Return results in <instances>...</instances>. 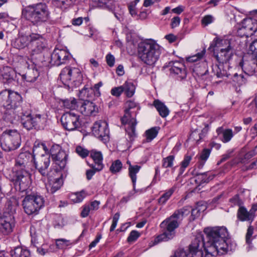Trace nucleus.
Masks as SVG:
<instances>
[{"mask_svg":"<svg viewBox=\"0 0 257 257\" xmlns=\"http://www.w3.org/2000/svg\"><path fill=\"white\" fill-rule=\"evenodd\" d=\"M192 156L186 155L184 157L183 160L181 163V167L180 168V175H181L184 172L185 169L189 166L191 160H192Z\"/></svg>","mask_w":257,"mask_h":257,"instance_id":"nucleus-46","label":"nucleus"},{"mask_svg":"<svg viewBox=\"0 0 257 257\" xmlns=\"http://www.w3.org/2000/svg\"><path fill=\"white\" fill-rule=\"evenodd\" d=\"M31 46L32 59L35 65H40V60L38 58H42V56H35V55L41 54L43 51L47 49V42L44 37L38 33H31Z\"/></svg>","mask_w":257,"mask_h":257,"instance_id":"nucleus-9","label":"nucleus"},{"mask_svg":"<svg viewBox=\"0 0 257 257\" xmlns=\"http://www.w3.org/2000/svg\"><path fill=\"white\" fill-rule=\"evenodd\" d=\"M237 216L241 221H246L251 223L254 219V215L251 210L248 211L245 207L240 206L237 211Z\"/></svg>","mask_w":257,"mask_h":257,"instance_id":"nucleus-25","label":"nucleus"},{"mask_svg":"<svg viewBox=\"0 0 257 257\" xmlns=\"http://www.w3.org/2000/svg\"><path fill=\"white\" fill-rule=\"evenodd\" d=\"M253 230L254 228L252 226H249V227L247 228V232L245 236V241L246 243L250 245L251 243V241L252 239V235L253 233Z\"/></svg>","mask_w":257,"mask_h":257,"instance_id":"nucleus-54","label":"nucleus"},{"mask_svg":"<svg viewBox=\"0 0 257 257\" xmlns=\"http://www.w3.org/2000/svg\"><path fill=\"white\" fill-rule=\"evenodd\" d=\"M23 206L25 212L31 215L37 213L44 205V198L40 195L25 194Z\"/></svg>","mask_w":257,"mask_h":257,"instance_id":"nucleus-10","label":"nucleus"},{"mask_svg":"<svg viewBox=\"0 0 257 257\" xmlns=\"http://www.w3.org/2000/svg\"><path fill=\"white\" fill-rule=\"evenodd\" d=\"M79 111L85 115H95L98 110V107L91 100H83L80 102Z\"/></svg>","mask_w":257,"mask_h":257,"instance_id":"nucleus-20","label":"nucleus"},{"mask_svg":"<svg viewBox=\"0 0 257 257\" xmlns=\"http://www.w3.org/2000/svg\"><path fill=\"white\" fill-rule=\"evenodd\" d=\"M78 70L76 68L71 69L69 67H65L61 71L59 76L60 79L64 83H67L71 80L73 77V73H78Z\"/></svg>","mask_w":257,"mask_h":257,"instance_id":"nucleus-30","label":"nucleus"},{"mask_svg":"<svg viewBox=\"0 0 257 257\" xmlns=\"http://www.w3.org/2000/svg\"><path fill=\"white\" fill-rule=\"evenodd\" d=\"M79 97L80 99L85 100L86 98H88L90 100L93 99V96L91 95V92L89 91V88L84 87L79 92Z\"/></svg>","mask_w":257,"mask_h":257,"instance_id":"nucleus-49","label":"nucleus"},{"mask_svg":"<svg viewBox=\"0 0 257 257\" xmlns=\"http://www.w3.org/2000/svg\"><path fill=\"white\" fill-rule=\"evenodd\" d=\"M158 129L157 127H152L146 131V139L148 142H150L155 138L158 134Z\"/></svg>","mask_w":257,"mask_h":257,"instance_id":"nucleus-47","label":"nucleus"},{"mask_svg":"<svg viewBox=\"0 0 257 257\" xmlns=\"http://www.w3.org/2000/svg\"><path fill=\"white\" fill-rule=\"evenodd\" d=\"M90 211H91V210L90 208V205H88V204H86L82 207L81 216L82 217H86L89 215Z\"/></svg>","mask_w":257,"mask_h":257,"instance_id":"nucleus-59","label":"nucleus"},{"mask_svg":"<svg viewBox=\"0 0 257 257\" xmlns=\"http://www.w3.org/2000/svg\"><path fill=\"white\" fill-rule=\"evenodd\" d=\"M85 193L83 191L71 194L69 197L74 203L81 202L85 198Z\"/></svg>","mask_w":257,"mask_h":257,"instance_id":"nucleus-45","label":"nucleus"},{"mask_svg":"<svg viewBox=\"0 0 257 257\" xmlns=\"http://www.w3.org/2000/svg\"><path fill=\"white\" fill-rule=\"evenodd\" d=\"M106 61L109 67H112L114 64V57L111 54H108L106 56Z\"/></svg>","mask_w":257,"mask_h":257,"instance_id":"nucleus-62","label":"nucleus"},{"mask_svg":"<svg viewBox=\"0 0 257 257\" xmlns=\"http://www.w3.org/2000/svg\"><path fill=\"white\" fill-rule=\"evenodd\" d=\"M247 76L245 74H234L232 78L233 84L239 87L244 85L247 82Z\"/></svg>","mask_w":257,"mask_h":257,"instance_id":"nucleus-35","label":"nucleus"},{"mask_svg":"<svg viewBox=\"0 0 257 257\" xmlns=\"http://www.w3.org/2000/svg\"><path fill=\"white\" fill-rule=\"evenodd\" d=\"M140 233L136 230H133L130 233L129 236L127 238V241L128 242H133L136 241L140 236Z\"/></svg>","mask_w":257,"mask_h":257,"instance_id":"nucleus-56","label":"nucleus"},{"mask_svg":"<svg viewBox=\"0 0 257 257\" xmlns=\"http://www.w3.org/2000/svg\"><path fill=\"white\" fill-rule=\"evenodd\" d=\"M177 184L174 185L171 189L168 190L159 199V203L161 204H164L166 201L170 198L173 192L177 188Z\"/></svg>","mask_w":257,"mask_h":257,"instance_id":"nucleus-43","label":"nucleus"},{"mask_svg":"<svg viewBox=\"0 0 257 257\" xmlns=\"http://www.w3.org/2000/svg\"><path fill=\"white\" fill-rule=\"evenodd\" d=\"M214 19L213 17L211 15H206L202 19L201 22L202 24L205 26H207L208 25L212 23Z\"/></svg>","mask_w":257,"mask_h":257,"instance_id":"nucleus-58","label":"nucleus"},{"mask_svg":"<svg viewBox=\"0 0 257 257\" xmlns=\"http://www.w3.org/2000/svg\"><path fill=\"white\" fill-rule=\"evenodd\" d=\"M174 158L175 157L173 155H170L164 158L162 160V167L166 168L172 167L173 165Z\"/></svg>","mask_w":257,"mask_h":257,"instance_id":"nucleus-50","label":"nucleus"},{"mask_svg":"<svg viewBox=\"0 0 257 257\" xmlns=\"http://www.w3.org/2000/svg\"><path fill=\"white\" fill-rule=\"evenodd\" d=\"M77 243V241H71L64 238H59L56 239V244L58 248L60 249H64L67 246L72 245Z\"/></svg>","mask_w":257,"mask_h":257,"instance_id":"nucleus-42","label":"nucleus"},{"mask_svg":"<svg viewBox=\"0 0 257 257\" xmlns=\"http://www.w3.org/2000/svg\"><path fill=\"white\" fill-rule=\"evenodd\" d=\"M218 135L222 134V141L223 143L228 142L233 137V132L231 129L224 130L222 127H219L216 130Z\"/></svg>","mask_w":257,"mask_h":257,"instance_id":"nucleus-37","label":"nucleus"},{"mask_svg":"<svg viewBox=\"0 0 257 257\" xmlns=\"http://www.w3.org/2000/svg\"><path fill=\"white\" fill-rule=\"evenodd\" d=\"M189 249H190V247ZM171 257H192V254L190 250L189 253H188L184 249L179 248L175 251L174 255Z\"/></svg>","mask_w":257,"mask_h":257,"instance_id":"nucleus-52","label":"nucleus"},{"mask_svg":"<svg viewBox=\"0 0 257 257\" xmlns=\"http://www.w3.org/2000/svg\"><path fill=\"white\" fill-rule=\"evenodd\" d=\"M215 43V48L217 51L215 56L217 61L219 63H224L229 61L233 55L230 41L226 39H216Z\"/></svg>","mask_w":257,"mask_h":257,"instance_id":"nucleus-8","label":"nucleus"},{"mask_svg":"<svg viewBox=\"0 0 257 257\" xmlns=\"http://www.w3.org/2000/svg\"><path fill=\"white\" fill-rule=\"evenodd\" d=\"M16 172L14 178V181L23 179L24 177H30L29 172L24 168H15Z\"/></svg>","mask_w":257,"mask_h":257,"instance_id":"nucleus-40","label":"nucleus"},{"mask_svg":"<svg viewBox=\"0 0 257 257\" xmlns=\"http://www.w3.org/2000/svg\"><path fill=\"white\" fill-rule=\"evenodd\" d=\"M223 63H220L219 65H215L212 66V72L217 78L228 77L229 74L224 69Z\"/></svg>","mask_w":257,"mask_h":257,"instance_id":"nucleus-32","label":"nucleus"},{"mask_svg":"<svg viewBox=\"0 0 257 257\" xmlns=\"http://www.w3.org/2000/svg\"><path fill=\"white\" fill-rule=\"evenodd\" d=\"M204 232L206 235L204 239L202 234H198L190 245L192 257H215L232 251L235 245L231 243L227 229L224 227L206 228Z\"/></svg>","mask_w":257,"mask_h":257,"instance_id":"nucleus-1","label":"nucleus"},{"mask_svg":"<svg viewBox=\"0 0 257 257\" xmlns=\"http://www.w3.org/2000/svg\"><path fill=\"white\" fill-rule=\"evenodd\" d=\"M214 177V175L209 174L207 172L197 174L195 177V181L197 184L201 185L204 183L208 182L209 181L212 180Z\"/></svg>","mask_w":257,"mask_h":257,"instance_id":"nucleus-36","label":"nucleus"},{"mask_svg":"<svg viewBox=\"0 0 257 257\" xmlns=\"http://www.w3.org/2000/svg\"><path fill=\"white\" fill-rule=\"evenodd\" d=\"M141 168V166H139L138 165H132L130 164L128 167V176L131 178L132 182L133 185V188L135 190L136 184L137 181V174L139 172Z\"/></svg>","mask_w":257,"mask_h":257,"instance_id":"nucleus-33","label":"nucleus"},{"mask_svg":"<svg viewBox=\"0 0 257 257\" xmlns=\"http://www.w3.org/2000/svg\"><path fill=\"white\" fill-rule=\"evenodd\" d=\"M21 99V96L16 92L5 90L0 93V105L6 109L19 105Z\"/></svg>","mask_w":257,"mask_h":257,"instance_id":"nucleus-11","label":"nucleus"},{"mask_svg":"<svg viewBox=\"0 0 257 257\" xmlns=\"http://www.w3.org/2000/svg\"><path fill=\"white\" fill-rule=\"evenodd\" d=\"M242 26L244 28L250 33V35H252L257 31V20L252 18H246L242 20L241 22Z\"/></svg>","mask_w":257,"mask_h":257,"instance_id":"nucleus-28","label":"nucleus"},{"mask_svg":"<svg viewBox=\"0 0 257 257\" xmlns=\"http://www.w3.org/2000/svg\"><path fill=\"white\" fill-rule=\"evenodd\" d=\"M93 2L96 7L112 12L118 19L115 13L116 5L114 0H93Z\"/></svg>","mask_w":257,"mask_h":257,"instance_id":"nucleus-22","label":"nucleus"},{"mask_svg":"<svg viewBox=\"0 0 257 257\" xmlns=\"http://www.w3.org/2000/svg\"><path fill=\"white\" fill-rule=\"evenodd\" d=\"M122 163L119 160H116L112 162L110 168V171L112 173H116L120 171L122 168Z\"/></svg>","mask_w":257,"mask_h":257,"instance_id":"nucleus-48","label":"nucleus"},{"mask_svg":"<svg viewBox=\"0 0 257 257\" xmlns=\"http://www.w3.org/2000/svg\"><path fill=\"white\" fill-rule=\"evenodd\" d=\"M15 226L14 217L9 215L0 219V232L4 235H8L12 232Z\"/></svg>","mask_w":257,"mask_h":257,"instance_id":"nucleus-19","label":"nucleus"},{"mask_svg":"<svg viewBox=\"0 0 257 257\" xmlns=\"http://www.w3.org/2000/svg\"><path fill=\"white\" fill-rule=\"evenodd\" d=\"M153 105L162 117H166L169 115L170 111L168 108L160 100L158 99L155 100Z\"/></svg>","mask_w":257,"mask_h":257,"instance_id":"nucleus-31","label":"nucleus"},{"mask_svg":"<svg viewBox=\"0 0 257 257\" xmlns=\"http://www.w3.org/2000/svg\"><path fill=\"white\" fill-rule=\"evenodd\" d=\"M64 177L63 174H61L60 176L51 180L49 184L47 186V189L48 192L53 194L58 190L63 184Z\"/></svg>","mask_w":257,"mask_h":257,"instance_id":"nucleus-26","label":"nucleus"},{"mask_svg":"<svg viewBox=\"0 0 257 257\" xmlns=\"http://www.w3.org/2000/svg\"><path fill=\"white\" fill-rule=\"evenodd\" d=\"M241 27L238 28L237 30V34L238 35L240 36L241 37L243 36H246L248 37L250 35V33H249L247 31H246V30L244 28V26L241 25Z\"/></svg>","mask_w":257,"mask_h":257,"instance_id":"nucleus-64","label":"nucleus"},{"mask_svg":"<svg viewBox=\"0 0 257 257\" xmlns=\"http://www.w3.org/2000/svg\"><path fill=\"white\" fill-rule=\"evenodd\" d=\"M14 184L20 192H25V194H28L30 192L28 189L31 184V177H24L23 179L16 180L14 181Z\"/></svg>","mask_w":257,"mask_h":257,"instance_id":"nucleus-27","label":"nucleus"},{"mask_svg":"<svg viewBox=\"0 0 257 257\" xmlns=\"http://www.w3.org/2000/svg\"><path fill=\"white\" fill-rule=\"evenodd\" d=\"M169 64L171 67L170 69L171 73L177 75L180 79L186 78L187 73L185 66L182 63L178 61H172L169 63Z\"/></svg>","mask_w":257,"mask_h":257,"instance_id":"nucleus-21","label":"nucleus"},{"mask_svg":"<svg viewBox=\"0 0 257 257\" xmlns=\"http://www.w3.org/2000/svg\"><path fill=\"white\" fill-rule=\"evenodd\" d=\"M93 134L104 143L109 138V130L108 124L105 121L98 120L94 122L92 127Z\"/></svg>","mask_w":257,"mask_h":257,"instance_id":"nucleus-15","label":"nucleus"},{"mask_svg":"<svg viewBox=\"0 0 257 257\" xmlns=\"http://www.w3.org/2000/svg\"><path fill=\"white\" fill-rule=\"evenodd\" d=\"M33 159V156L28 153H21L18 157L15 164V168L25 169L28 166L29 160Z\"/></svg>","mask_w":257,"mask_h":257,"instance_id":"nucleus-24","label":"nucleus"},{"mask_svg":"<svg viewBox=\"0 0 257 257\" xmlns=\"http://www.w3.org/2000/svg\"><path fill=\"white\" fill-rule=\"evenodd\" d=\"M70 58V55L66 50L55 48L51 54L50 63L53 65L59 66L66 63Z\"/></svg>","mask_w":257,"mask_h":257,"instance_id":"nucleus-17","label":"nucleus"},{"mask_svg":"<svg viewBox=\"0 0 257 257\" xmlns=\"http://www.w3.org/2000/svg\"><path fill=\"white\" fill-rule=\"evenodd\" d=\"M245 75H252L257 70V59L252 55H245L238 63Z\"/></svg>","mask_w":257,"mask_h":257,"instance_id":"nucleus-14","label":"nucleus"},{"mask_svg":"<svg viewBox=\"0 0 257 257\" xmlns=\"http://www.w3.org/2000/svg\"><path fill=\"white\" fill-rule=\"evenodd\" d=\"M21 122L23 126L28 130L39 126L41 122V115L36 114L32 116L29 111H23L20 112Z\"/></svg>","mask_w":257,"mask_h":257,"instance_id":"nucleus-13","label":"nucleus"},{"mask_svg":"<svg viewBox=\"0 0 257 257\" xmlns=\"http://www.w3.org/2000/svg\"><path fill=\"white\" fill-rule=\"evenodd\" d=\"M23 111L21 107L17 105L16 107H12L6 109L5 113L4 119L12 124L16 123L21 118L20 112Z\"/></svg>","mask_w":257,"mask_h":257,"instance_id":"nucleus-18","label":"nucleus"},{"mask_svg":"<svg viewBox=\"0 0 257 257\" xmlns=\"http://www.w3.org/2000/svg\"><path fill=\"white\" fill-rule=\"evenodd\" d=\"M63 106L67 109H74L77 106V101L74 98L62 100Z\"/></svg>","mask_w":257,"mask_h":257,"instance_id":"nucleus-44","label":"nucleus"},{"mask_svg":"<svg viewBox=\"0 0 257 257\" xmlns=\"http://www.w3.org/2000/svg\"><path fill=\"white\" fill-rule=\"evenodd\" d=\"M11 254L14 257H30V253L28 250L23 249L21 247H18L14 250L11 251Z\"/></svg>","mask_w":257,"mask_h":257,"instance_id":"nucleus-39","label":"nucleus"},{"mask_svg":"<svg viewBox=\"0 0 257 257\" xmlns=\"http://www.w3.org/2000/svg\"><path fill=\"white\" fill-rule=\"evenodd\" d=\"M210 154V150L209 149H204L201 153L200 158L202 161L205 162L209 157Z\"/></svg>","mask_w":257,"mask_h":257,"instance_id":"nucleus-60","label":"nucleus"},{"mask_svg":"<svg viewBox=\"0 0 257 257\" xmlns=\"http://www.w3.org/2000/svg\"><path fill=\"white\" fill-rule=\"evenodd\" d=\"M53 161L61 169H64L66 165L68 155L58 146H53L49 151Z\"/></svg>","mask_w":257,"mask_h":257,"instance_id":"nucleus-16","label":"nucleus"},{"mask_svg":"<svg viewBox=\"0 0 257 257\" xmlns=\"http://www.w3.org/2000/svg\"><path fill=\"white\" fill-rule=\"evenodd\" d=\"M125 114L121 118V122L125 125V130L131 141L136 136V126L137 122L136 116L140 109L138 104L133 100L127 101L125 103Z\"/></svg>","mask_w":257,"mask_h":257,"instance_id":"nucleus-6","label":"nucleus"},{"mask_svg":"<svg viewBox=\"0 0 257 257\" xmlns=\"http://www.w3.org/2000/svg\"><path fill=\"white\" fill-rule=\"evenodd\" d=\"M247 111L249 113H256L257 112V95L248 105Z\"/></svg>","mask_w":257,"mask_h":257,"instance_id":"nucleus-53","label":"nucleus"},{"mask_svg":"<svg viewBox=\"0 0 257 257\" xmlns=\"http://www.w3.org/2000/svg\"><path fill=\"white\" fill-rule=\"evenodd\" d=\"M230 202L232 203V205L240 206L242 202L237 195H235L233 197L230 199Z\"/></svg>","mask_w":257,"mask_h":257,"instance_id":"nucleus-63","label":"nucleus"},{"mask_svg":"<svg viewBox=\"0 0 257 257\" xmlns=\"http://www.w3.org/2000/svg\"><path fill=\"white\" fill-rule=\"evenodd\" d=\"M128 9L130 14L131 15L132 17H136L138 16L136 6L133 5L131 4H128Z\"/></svg>","mask_w":257,"mask_h":257,"instance_id":"nucleus-61","label":"nucleus"},{"mask_svg":"<svg viewBox=\"0 0 257 257\" xmlns=\"http://www.w3.org/2000/svg\"><path fill=\"white\" fill-rule=\"evenodd\" d=\"M22 17L33 26H40L49 21L50 12L45 3H39L23 8Z\"/></svg>","mask_w":257,"mask_h":257,"instance_id":"nucleus-3","label":"nucleus"},{"mask_svg":"<svg viewBox=\"0 0 257 257\" xmlns=\"http://www.w3.org/2000/svg\"><path fill=\"white\" fill-rule=\"evenodd\" d=\"M90 156L94 163V165H92L93 167L96 171H101L104 167L102 163L103 156L101 152L93 150L90 151Z\"/></svg>","mask_w":257,"mask_h":257,"instance_id":"nucleus-23","label":"nucleus"},{"mask_svg":"<svg viewBox=\"0 0 257 257\" xmlns=\"http://www.w3.org/2000/svg\"><path fill=\"white\" fill-rule=\"evenodd\" d=\"M39 75V73L37 69L33 68L29 69L25 75V78L27 81L34 82Z\"/></svg>","mask_w":257,"mask_h":257,"instance_id":"nucleus-41","label":"nucleus"},{"mask_svg":"<svg viewBox=\"0 0 257 257\" xmlns=\"http://www.w3.org/2000/svg\"><path fill=\"white\" fill-rule=\"evenodd\" d=\"M190 212V207H184L176 210L169 218L164 220L160 224L164 228L165 231L158 235L154 239V244H156L162 241H167L172 239L175 236V230L178 227L180 221L185 215Z\"/></svg>","mask_w":257,"mask_h":257,"instance_id":"nucleus-2","label":"nucleus"},{"mask_svg":"<svg viewBox=\"0 0 257 257\" xmlns=\"http://www.w3.org/2000/svg\"><path fill=\"white\" fill-rule=\"evenodd\" d=\"M31 33L29 35H22L19 36L14 42V45L18 49H23L29 45L31 46Z\"/></svg>","mask_w":257,"mask_h":257,"instance_id":"nucleus-29","label":"nucleus"},{"mask_svg":"<svg viewBox=\"0 0 257 257\" xmlns=\"http://www.w3.org/2000/svg\"><path fill=\"white\" fill-rule=\"evenodd\" d=\"M123 92L122 86L114 87L111 89L110 91L111 95L115 97L120 96Z\"/></svg>","mask_w":257,"mask_h":257,"instance_id":"nucleus-57","label":"nucleus"},{"mask_svg":"<svg viewBox=\"0 0 257 257\" xmlns=\"http://www.w3.org/2000/svg\"><path fill=\"white\" fill-rule=\"evenodd\" d=\"M161 53V47L153 40L141 42L138 45V58L142 63L150 66L155 64Z\"/></svg>","mask_w":257,"mask_h":257,"instance_id":"nucleus-4","label":"nucleus"},{"mask_svg":"<svg viewBox=\"0 0 257 257\" xmlns=\"http://www.w3.org/2000/svg\"><path fill=\"white\" fill-rule=\"evenodd\" d=\"M33 159L35 166L39 172L43 176L48 173V168L50 164L49 151L46 146L43 143L35 145L33 150Z\"/></svg>","mask_w":257,"mask_h":257,"instance_id":"nucleus-5","label":"nucleus"},{"mask_svg":"<svg viewBox=\"0 0 257 257\" xmlns=\"http://www.w3.org/2000/svg\"><path fill=\"white\" fill-rule=\"evenodd\" d=\"M80 115L72 112H67L61 117V122L64 129L73 131L81 126Z\"/></svg>","mask_w":257,"mask_h":257,"instance_id":"nucleus-12","label":"nucleus"},{"mask_svg":"<svg viewBox=\"0 0 257 257\" xmlns=\"http://www.w3.org/2000/svg\"><path fill=\"white\" fill-rule=\"evenodd\" d=\"M2 75L4 79L9 81L14 79L16 73L12 68L6 66L3 68Z\"/></svg>","mask_w":257,"mask_h":257,"instance_id":"nucleus-38","label":"nucleus"},{"mask_svg":"<svg viewBox=\"0 0 257 257\" xmlns=\"http://www.w3.org/2000/svg\"><path fill=\"white\" fill-rule=\"evenodd\" d=\"M122 86L123 91L128 97L134 94L136 90L135 84L131 81H126Z\"/></svg>","mask_w":257,"mask_h":257,"instance_id":"nucleus-34","label":"nucleus"},{"mask_svg":"<svg viewBox=\"0 0 257 257\" xmlns=\"http://www.w3.org/2000/svg\"><path fill=\"white\" fill-rule=\"evenodd\" d=\"M76 152L82 158H85L89 155V151L81 146H77L76 148Z\"/></svg>","mask_w":257,"mask_h":257,"instance_id":"nucleus-55","label":"nucleus"},{"mask_svg":"<svg viewBox=\"0 0 257 257\" xmlns=\"http://www.w3.org/2000/svg\"><path fill=\"white\" fill-rule=\"evenodd\" d=\"M205 49H204L201 52L198 53L197 54L188 57V58H187L186 60L188 62H196L198 60L201 59L203 57V56L205 54Z\"/></svg>","mask_w":257,"mask_h":257,"instance_id":"nucleus-51","label":"nucleus"},{"mask_svg":"<svg viewBox=\"0 0 257 257\" xmlns=\"http://www.w3.org/2000/svg\"><path fill=\"white\" fill-rule=\"evenodd\" d=\"M21 142V136L16 130H6L1 137L2 148L6 152L18 149L20 146Z\"/></svg>","mask_w":257,"mask_h":257,"instance_id":"nucleus-7","label":"nucleus"}]
</instances>
